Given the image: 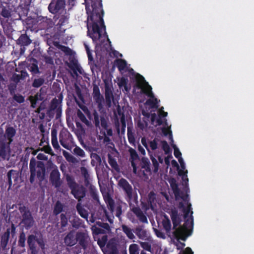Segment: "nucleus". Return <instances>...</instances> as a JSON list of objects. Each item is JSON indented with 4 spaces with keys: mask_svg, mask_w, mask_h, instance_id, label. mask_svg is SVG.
<instances>
[{
    "mask_svg": "<svg viewBox=\"0 0 254 254\" xmlns=\"http://www.w3.org/2000/svg\"><path fill=\"white\" fill-rule=\"evenodd\" d=\"M45 82V79L43 78L35 79L32 83L33 87L38 88L42 86Z\"/></svg>",
    "mask_w": 254,
    "mask_h": 254,
    "instance_id": "nucleus-51",
    "label": "nucleus"
},
{
    "mask_svg": "<svg viewBox=\"0 0 254 254\" xmlns=\"http://www.w3.org/2000/svg\"><path fill=\"white\" fill-rule=\"evenodd\" d=\"M27 244L31 254H38V250L37 249L36 243L38 244L41 250L45 252L46 247L45 240L42 237L38 238L34 234H30L27 237Z\"/></svg>",
    "mask_w": 254,
    "mask_h": 254,
    "instance_id": "nucleus-6",
    "label": "nucleus"
},
{
    "mask_svg": "<svg viewBox=\"0 0 254 254\" xmlns=\"http://www.w3.org/2000/svg\"><path fill=\"white\" fill-rule=\"evenodd\" d=\"M60 224L61 228L64 229L68 224V219L64 214H61L60 215Z\"/></svg>",
    "mask_w": 254,
    "mask_h": 254,
    "instance_id": "nucleus-50",
    "label": "nucleus"
},
{
    "mask_svg": "<svg viewBox=\"0 0 254 254\" xmlns=\"http://www.w3.org/2000/svg\"><path fill=\"white\" fill-rule=\"evenodd\" d=\"M105 201L108 207V210L110 211L111 214L115 212V215L119 218L121 219L122 214L123 213V206L120 203H115L114 200L111 197H108Z\"/></svg>",
    "mask_w": 254,
    "mask_h": 254,
    "instance_id": "nucleus-12",
    "label": "nucleus"
},
{
    "mask_svg": "<svg viewBox=\"0 0 254 254\" xmlns=\"http://www.w3.org/2000/svg\"><path fill=\"white\" fill-rule=\"evenodd\" d=\"M104 222L102 221V220L101 221H96V225L99 227L96 226H92V230L94 234L98 235L99 234H105L110 232V225L107 223H104Z\"/></svg>",
    "mask_w": 254,
    "mask_h": 254,
    "instance_id": "nucleus-14",
    "label": "nucleus"
},
{
    "mask_svg": "<svg viewBox=\"0 0 254 254\" xmlns=\"http://www.w3.org/2000/svg\"><path fill=\"white\" fill-rule=\"evenodd\" d=\"M77 115L78 118L80 120V121L84 123L86 125H88L89 122V121L86 119L85 116H84V114L82 113V112L80 110H78L77 112Z\"/></svg>",
    "mask_w": 254,
    "mask_h": 254,
    "instance_id": "nucleus-54",
    "label": "nucleus"
},
{
    "mask_svg": "<svg viewBox=\"0 0 254 254\" xmlns=\"http://www.w3.org/2000/svg\"><path fill=\"white\" fill-rule=\"evenodd\" d=\"M66 181L68 187L71 190L78 184L75 182V179L73 176L69 174H66L65 176Z\"/></svg>",
    "mask_w": 254,
    "mask_h": 254,
    "instance_id": "nucleus-38",
    "label": "nucleus"
},
{
    "mask_svg": "<svg viewBox=\"0 0 254 254\" xmlns=\"http://www.w3.org/2000/svg\"><path fill=\"white\" fill-rule=\"evenodd\" d=\"M79 64L78 63V62L75 59H72L70 61V63L68 65L69 67L71 68V70H73V71L74 70V69L79 65Z\"/></svg>",
    "mask_w": 254,
    "mask_h": 254,
    "instance_id": "nucleus-62",
    "label": "nucleus"
},
{
    "mask_svg": "<svg viewBox=\"0 0 254 254\" xmlns=\"http://www.w3.org/2000/svg\"><path fill=\"white\" fill-rule=\"evenodd\" d=\"M115 64L120 72L125 70L127 68V61L122 59H118L115 61Z\"/></svg>",
    "mask_w": 254,
    "mask_h": 254,
    "instance_id": "nucleus-35",
    "label": "nucleus"
},
{
    "mask_svg": "<svg viewBox=\"0 0 254 254\" xmlns=\"http://www.w3.org/2000/svg\"><path fill=\"white\" fill-rule=\"evenodd\" d=\"M121 228H122L123 232L129 239L133 240L135 238L134 234H133V230L124 224L121 226Z\"/></svg>",
    "mask_w": 254,
    "mask_h": 254,
    "instance_id": "nucleus-32",
    "label": "nucleus"
},
{
    "mask_svg": "<svg viewBox=\"0 0 254 254\" xmlns=\"http://www.w3.org/2000/svg\"><path fill=\"white\" fill-rule=\"evenodd\" d=\"M73 153L81 157H85V151L78 146H76L73 150Z\"/></svg>",
    "mask_w": 254,
    "mask_h": 254,
    "instance_id": "nucleus-55",
    "label": "nucleus"
},
{
    "mask_svg": "<svg viewBox=\"0 0 254 254\" xmlns=\"http://www.w3.org/2000/svg\"><path fill=\"white\" fill-rule=\"evenodd\" d=\"M108 163L113 169L116 171L119 170V167L116 160L112 158L110 155L108 156Z\"/></svg>",
    "mask_w": 254,
    "mask_h": 254,
    "instance_id": "nucleus-44",
    "label": "nucleus"
},
{
    "mask_svg": "<svg viewBox=\"0 0 254 254\" xmlns=\"http://www.w3.org/2000/svg\"><path fill=\"white\" fill-rule=\"evenodd\" d=\"M91 158L92 159L91 163L93 166H97L101 163V158L97 153L92 154Z\"/></svg>",
    "mask_w": 254,
    "mask_h": 254,
    "instance_id": "nucleus-41",
    "label": "nucleus"
},
{
    "mask_svg": "<svg viewBox=\"0 0 254 254\" xmlns=\"http://www.w3.org/2000/svg\"><path fill=\"white\" fill-rule=\"evenodd\" d=\"M16 134V130L15 128L11 126H7L5 129L4 136L8 140V142L11 143L13 141V138Z\"/></svg>",
    "mask_w": 254,
    "mask_h": 254,
    "instance_id": "nucleus-23",
    "label": "nucleus"
},
{
    "mask_svg": "<svg viewBox=\"0 0 254 254\" xmlns=\"http://www.w3.org/2000/svg\"><path fill=\"white\" fill-rule=\"evenodd\" d=\"M64 242L68 246H72L76 243V237L73 232H69L64 238Z\"/></svg>",
    "mask_w": 254,
    "mask_h": 254,
    "instance_id": "nucleus-26",
    "label": "nucleus"
},
{
    "mask_svg": "<svg viewBox=\"0 0 254 254\" xmlns=\"http://www.w3.org/2000/svg\"><path fill=\"white\" fill-rule=\"evenodd\" d=\"M32 42L31 40L29 38L26 34H22L20 37L16 41V43L21 46H28Z\"/></svg>",
    "mask_w": 254,
    "mask_h": 254,
    "instance_id": "nucleus-27",
    "label": "nucleus"
},
{
    "mask_svg": "<svg viewBox=\"0 0 254 254\" xmlns=\"http://www.w3.org/2000/svg\"><path fill=\"white\" fill-rule=\"evenodd\" d=\"M10 143L4 140L0 141V159L4 160L7 159V154L10 150Z\"/></svg>",
    "mask_w": 254,
    "mask_h": 254,
    "instance_id": "nucleus-18",
    "label": "nucleus"
},
{
    "mask_svg": "<svg viewBox=\"0 0 254 254\" xmlns=\"http://www.w3.org/2000/svg\"><path fill=\"white\" fill-rule=\"evenodd\" d=\"M129 151L130 155V161L131 165L133 167V172L134 174H136L137 171V167L135 161L139 159L138 155L135 150L132 148H130L129 149Z\"/></svg>",
    "mask_w": 254,
    "mask_h": 254,
    "instance_id": "nucleus-22",
    "label": "nucleus"
},
{
    "mask_svg": "<svg viewBox=\"0 0 254 254\" xmlns=\"http://www.w3.org/2000/svg\"><path fill=\"white\" fill-rule=\"evenodd\" d=\"M19 177V174L17 171L11 170L7 173V180H8V189H10L12 185V178L15 182L17 181Z\"/></svg>",
    "mask_w": 254,
    "mask_h": 254,
    "instance_id": "nucleus-24",
    "label": "nucleus"
},
{
    "mask_svg": "<svg viewBox=\"0 0 254 254\" xmlns=\"http://www.w3.org/2000/svg\"><path fill=\"white\" fill-rule=\"evenodd\" d=\"M9 239V232L8 231H6L1 236L0 240V248L2 249V250H4L6 249Z\"/></svg>",
    "mask_w": 254,
    "mask_h": 254,
    "instance_id": "nucleus-29",
    "label": "nucleus"
},
{
    "mask_svg": "<svg viewBox=\"0 0 254 254\" xmlns=\"http://www.w3.org/2000/svg\"><path fill=\"white\" fill-rule=\"evenodd\" d=\"M65 0H52L48 6L49 11L54 14H59L60 16H64Z\"/></svg>",
    "mask_w": 254,
    "mask_h": 254,
    "instance_id": "nucleus-10",
    "label": "nucleus"
},
{
    "mask_svg": "<svg viewBox=\"0 0 254 254\" xmlns=\"http://www.w3.org/2000/svg\"><path fill=\"white\" fill-rule=\"evenodd\" d=\"M0 15L1 16H11L9 6L7 3L0 4Z\"/></svg>",
    "mask_w": 254,
    "mask_h": 254,
    "instance_id": "nucleus-37",
    "label": "nucleus"
},
{
    "mask_svg": "<svg viewBox=\"0 0 254 254\" xmlns=\"http://www.w3.org/2000/svg\"><path fill=\"white\" fill-rule=\"evenodd\" d=\"M156 200V194L154 192L151 191L148 194V203L151 207L155 202Z\"/></svg>",
    "mask_w": 254,
    "mask_h": 254,
    "instance_id": "nucleus-48",
    "label": "nucleus"
},
{
    "mask_svg": "<svg viewBox=\"0 0 254 254\" xmlns=\"http://www.w3.org/2000/svg\"><path fill=\"white\" fill-rule=\"evenodd\" d=\"M172 147L174 148V156L177 158L178 159L182 157V153L179 149V148L176 146L175 144L172 145Z\"/></svg>",
    "mask_w": 254,
    "mask_h": 254,
    "instance_id": "nucleus-59",
    "label": "nucleus"
},
{
    "mask_svg": "<svg viewBox=\"0 0 254 254\" xmlns=\"http://www.w3.org/2000/svg\"><path fill=\"white\" fill-rule=\"evenodd\" d=\"M76 210L78 213L83 218L87 220L88 213L83 207L80 202L77 203L76 206Z\"/></svg>",
    "mask_w": 254,
    "mask_h": 254,
    "instance_id": "nucleus-36",
    "label": "nucleus"
},
{
    "mask_svg": "<svg viewBox=\"0 0 254 254\" xmlns=\"http://www.w3.org/2000/svg\"><path fill=\"white\" fill-rule=\"evenodd\" d=\"M39 99L38 95L37 94L34 96V97L31 96L30 97V100L31 104V107L33 108H35L36 107L37 101Z\"/></svg>",
    "mask_w": 254,
    "mask_h": 254,
    "instance_id": "nucleus-63",
    "label": "nucleus"
},
{
    "mask_svg": "<svg viewBox=\"0 0 254 254\" xmlns=\"http://www.w3.org/2000/svg\"><path fill=\"white\" fill-rule=\"evenodd\" d=\"M64 206L63 204L59 201H58L54 206V209L53 211L54 214L55 215H58L61 212H62L63 210Z\"/></svg>",
    "mask_w": 254,
    "mask_h": 254,
    "instance_id": "nucleus-43",
    "label": "nucleus"
},
{
    "mask_svg": "<svg viewBox=\"0 0 254 254\" xmlns=\"http://www.w3.org/2000/svg\"><path fill=\"white\" fill-rule=\"evenodd\" d=\"M151 161L152 162V164H153V166L154 167V171H153L154 172V173L158 172V171L159 170V164L158 161L156 159H155L154 157H151Z\"/></svg>",
    "mask_w": 254,
    "mask_h": 254,
    "instance_id": "nucleus-61",
    "label": "nucleus"
},
{
    "mask_svg": "<svg viewBox=\"0 0 254 254\" xmlns=\"http://www.w3.org/2000/svg\"><path fill=\"white\" fill-rule=\"evenodd\" d=\"M95 103L97 104V108L99 110H101L104 108V103H105V100L104 97L102 95L96 96L93 97Z\"/></svg>",
    "mask_w": 254,
    "mask_h": 254,
    "instance_id": "nucleus-39",
    "label": "nucleus"
},
{
    "mask_svg": "<svg viewBox=\"0 0 254 254\" xmlns=\"http://www.w3.org/2000/svg\"><path fill=\"white\" fill-rule=\"evenodd\" d=\"M40 20L45 22L47 28H52L54 26L60 30L62 26L68 22V17H53V18L48 17H37Z\"/></svg>",
    "mask_w": 254,
    "mask_h": 254,
    "instance_id": "nucleus-7",
    "label": "nucleus"
},
{
    "mask_svg": "<svg viewBox=\"0 0 254 254\" xmlns=\"http://www.w3.org/2000/svg\"><path fill=\"white\" fill-rule=\"evenodd\" d=\"M87 21H91L90 24H87V28L89 29V27L91 28L92 33L90 37L95 41L99 39L102 35V29L106 30V26L104 24L103 17H87ZM105 35L107 37L108 41L109 43L111 42L108 38V36L106 31Z\"/></svg>",
    "mask_w": 254,
    "mask_h": 254,
    "instance_id": "nucleus-3",
    "label": "nucleus"
},
{
    "mask_svg": "<svg viewBox=\"0 0 254 254\" xmlns=\"http://www.w3.org/2000/svg\"><path fill=\"white\" fill-rule=\"evenodd\" d=\"M15 12L18 16H27L29 8L26 5H19L15 8Z\"/></svg>",
    "mask_w": 254,
    "mask_h": 254,
    "instance_id": "nucleus-33",
    "label": "nucleus"
},
{
    "mask_svg": "<svg viewBox=\"0 0 254 254\" xmlns=\"http://www.w3.org/2000/svg\"><path fill=\"white\" fill-rule=\"evenodd\" d=\"M129 254H139V247L136 244H132L129 247Z\"/></svg>",
    "mask_w": 254,
    "mask_h": 254,
    "instance_id": "nucleus-53",
    "label": "nucleus"
},
{
    "mask_svg": "<svg viewBox=\"0 0 254 254\" xmlns=\"http://www.w3.org/2000/svg\"><path fill=\"white\" fill-rule=\"evenodd\" d=\"M136 85L137 88H140L142 92L149 97H153L152 92V87L148 84L144 77L139 73H137L135 76Z\"/></svg>",
    "mask_w": 254,
    "mask_h": 254,
    "instance_id": "nucleus-9",
    "label": "nucleus"
},
{
    "mask_svg": "<svg viewBox=\"0 0 254 254\" xmlns=\"http://www.w3.org/2000/svg\"><path fill=\"white\" fill-rule=\"evenodd\" d=\"M60 176V173L57 167L53 169L50 173V182L56 188H59L62 184V181L61 180Z\"/></svg>",
    "mask_w": 254,
    "mask_h": 254,
    "instance_id": "nucleus-15",
    "label": "nucleus"
},
{
    "mask_svg": "<svg viewBox=\"0 0 254 254\" xmlns=\"http://www.w3.org/2000/svg\"><path fill=\"white\" fill-rule=\"evenodd\" d=\"M161 144L162 145V149L163 150L166 154H170L171 153L172 150L167 142V141L164 140H161Z\"/></svg>",
    "mask_w": 254,
    "mask_h": 254,
    "instance_id": "nucleus-46",
    "label": "nucleus"
},
{
    "mask_svg": "<svg viewBox=\"0 0 254 254\" xmlns=\"http://www.w3.org/2000/svg\"><path fill=\"white\" fill-rule=\"evenodd\" d=\"M118 241L114 238L109 240L107 244V249L109 254H119Z\"/></svg>",
    "mask_w": 254,
    "mask_h": 254,
    "instance_id": "nucleus-21",
    "label": "nucleus"
},
{
    "mask_svg": "<svg viewBox=\"0 0 254 254\" xmlns=\"http://www.w3.org/2000/svg\"><path fill=\"white\" fill-rule=\"evenodd\" d=\"M108 241V238L107 236H104L101 239H99L97 241V244L101 248L104 247L107 244Z\"/></svg>",
    "mask_w": 254,
    "mask_h": 254,
    "instance_id": "nucleus-58",
    "label": "nucleus"
},
{
    "mask_svg": "<svg viewBox=\"0 0 254 254\" xmlns=\"http://www.w3.org/2000/svg\"><path fill=\"white\" fill-rule=\"evenodd\" d=\"M25 241H26V234L23 231L20 232L19 240L18 241V245L20 247H25Z\"/></svg>",
    "mask_w": 254,
    "mask_h": 254,
    "instance_id": "nucleus-42",
    "label": "nucleus"
},
{
    "mask_svg": "<svg viewBox=\"0 0 254 254\" xmlns=\"http://www.w3.org/2000/svg\"><path fill=\"white\" fill-rule=\"evenodd\" d=\"M18 209L21 215V224L26 229L29 230L33 227L34 220L28 207L22 204H19Z\"/></svg>",
    "mask_w": 254,
    "mask_h": 254,
    "instance_id": "nucleus-5",
    "label": "nucleus"
},
{
    "mask_svg": "<svg viewBox=\"0 0 254 254\" xmlns=\"http://www.w3.org/2000/svg\"><path fill=\"white\" fill-rule=\"evenodd\" d=\"M28 69L33 75H35L40 73L37 64H30L28 67Z\"/></svg>",
    "mask_w": 254,
    "mask_h": 254,
    "instance_id": "nucleus-49",
    "label": "nucleus"
},
{
    "mask_svg": "<svg viewBox=\"0 0 254 254\" xmlns=\"http://www.w3.org/2000/svg\"><path fill=\"white\" fill-rule=\"evenodd\" d=\"M141 165V167L144 168L147 172H149L150 171V162L147 158H142Z\"/></svg>",
    "mask_w": 254,
    "mask_h": 254,
    "instance_id": "nucleus-47",
    "label": "nucleus"
},
{
    "mask_svg": "<svg viewBox=\"0 0 254 254\" xmlns=\"http://www.w3.org/2000/svg\"><path fill=\"white\" fill-rule=\"evenodd\" d=\"M16 226L13 223L11 224L10 228L6 229V231L9 232V237H10V234H11V237L13 238L15 236L16 234Z\"/></svg>",
    "mask_w": 254,
    "mask_h": 254,
    "instance_id": "nucleus-60",
    "label": "nucleus"
},
{
    "mask_svg": "<svg viewBox=\"0 0 254 254\" xmlns=\"http://www.w3.org/2000/svg\"><path fill=\"white\" fill-rule=\"evenodd\" d=\"M59 101L56 98H55L52 100L49 108H51V110L55 111L57 110V109L59 107Z\"/></svg>",
    "mask_w": 254,
    "mask_h": 254,
    "instance_id": "nucleus-56",
    "label": "nucleus"
},
{
    "mask_svg": "<svg viewBox=\"0 0 254 254\" xmlns=\"http://www.w3.org/2000/svg\"><path fill=\"white\" fill-rule=\"evenodd\" d=\"M95 214L97 219L102 221H108L111 224L113 223L114 217L112 214H109L105 206H99L97 211H96Z\"/></svg>",
    "mask_w": 254,
    "mask_h": 254,
    "instance_id": "nucleus-13",
    "label": "nucleus"
},
{
    "mask_svg": "<svg viewBox=\"0 0 254 254\" xmlns=\"http://www.w3.org/2000/svg\"><path fill=\"white\" fill-rule=\"evenodd\" d=\"M91 1V7L87 4L85 5L86 13L88 16H103L104 12L103 10L101 0H90ZM86 2V0H85Z\"/></svg>",
    "mask_w": 254,
    "mask_h": 254,
    "instance_id": "nucleus-8",
    "label": "nucleus"
},
{
    "mask_svg": "<svg viewBox=\"0 0 254 254\" xmlns=\"http://www.w3.org/2000/svg\"><path fill=\"white\" fill-rule=\"evenodd\" d=\"M89 192L91 197L95 200L98 201L99 197L98 195V191L96 188L93 186H91L89 188Z\"/></svg>",
    "mask_w": 254,
    "mask_h": 254,
    "instance_id": "nucleus-45",
    "label": "nucleus"
},
{
    "mask_svg": "<svg viewBox=\"0 0 254 254\" xmlns=\"http://www.w3.org/2000/svg\"><path fill=\"white\" fill-rule=\"evenodd\" d=\"M134 232L139 239L144 240L147 238V231L143 229V226L136 227L134 230Z\"/></svg>",
    "mask_w": 254,
    "mask_h": 254,
    "instance_id": "nucleus-25",
    "label": "nucleus"
},
{
    "mask_svg": "<svg viewBox=\"0 0 254 254\" xmlns=\"http://www.w3.org/2000/svg\"><path fill=\"white\" fill-rule=\"evenodd\" d=\"M119 186L125 192V199L128 203L131 211L142 223L148 224L147 216L138 207V196L135 191H133L132 186L124 178H121L119 182Z\"/></svg>",
    "mask_w": 254,
    "mask_h": 254,
    "instance_id": "nucleus-1",
    "label": "nucleus"
},
{
    "mask_svg": "<svg viewBox=\"0 0 254 254\" xmlns=\"http://www.w3.org/2000/svg\"><path fill=\"white\" fill-rule=\"evenodd\" d=\"M170 184L172 189L173 192H174L176 200L179 199V197L180 196V193H183V192L180 190L178 185L176 183V180L174 179L172 180Z\"/></svg>",
    "mask_w": 254,
    "mask_h": 254,
    "instance_id": "nucleus-30",
    "label": "nucleus"
},
{
    "mask_svg": "<svg viewBox=\"0 0 254 254\" xmlns=\"http://www.w3.org/2000/svg\"><path fill=\"white\" fill-rule=\"evenodd\" d=\"M162 225L167 233H169L171 231L172 227L171 220L168 216L165 214L163 215Z\"/></svg>",
    "mask_w": 254,
    "mask_h": 254,
    "instance_id": "nucleus-28",
    "label": "nucleus"
},
{
    "mask_svg": "<svg viewBox=\"0 0 254 254\" xmlns=\"http://www.w3.org/2000/svg\"><path fill=\"white\" fill-rule=\"evenodd\" d=\"M105 103L107 108H110L112 105V100L114 99V96L111 87L107 83L105 86Z\"/></svg>",
    "mask_w": 254,
    "mask_h": 254,
    "instance_id": "nucleus-20",
    "label": "nucleus"
},
{
    "mask_svg": "<svg viewBox=\"0 0 254 254\" xmlns=\"http://www.w3.org/2000/svg\"><path fill=\"white\" fill-rule=\"evenodd\" d=\"M12 17H0V20L2 27L4 28L5 27H8L10 25V22H8L10 18V20H12Z\"/></svg>",
    "mask_w": 254,
    "mask_h": 254,
    "instance_id": "nucleus-52",
    "label": "nucleus"
},
{
    "mask_svg": "<svg viewBox=\"0 0 254 254\" xmlns=\"http://www.w3.org/2000/svg\"><path fill=\"white\" fill-rule=\"evenodd\" d=\"M29 168L30 183H34L36 176L40 182H43L45 179L46 173L45 163L42 161L36 162L34 158H32L30 162Z\"/></svg>",
    "mask_w": 254,
    "mask_h": 254,
    "instance_id": "nucleus-4",
    "label": "nucleus"
},
{
    "mask_svg": "<svg viewBox=\"0 0 254 254\" xmlns=\"http://www.w3.org/2000/svg\"><path fill=\"white\" fill-rule=\"evenodd\" d=\"M80 171L81 173V175L85 179H87L89 177V175L88 174V172L86 168L84 166H82L80 168Z\"/></svg>",
    "mask_w": 254,
    "mask_h": 254,
    "instance_id": "nucleus-64",
    "label": "nucleus"
},
{
    "mask_svg": "<svg viewBox=\"0 0 254 254\" xmlns=\"http://www.w3.org/2000/svg\"><path fill=\"white\" fill-rule=\"evenodd\" d=\"M178 207L181 209L184 213L185 223L183 226H180L173 232L177 238L181 239V240L185 241L187 238L191 235L193 226V212L191 211V204H188L186 207L183 202H180Z\"/></svg>",
    "mask_w": 254,
    "mask_h": 254,
    "instance_id": "nucleus-2",
    "label": "nucleus"
},
{
    "mask_svg": "<svg viewBox=\"0 0 254 254\" xmlns=\"http://www.w3.org/2000/svg\"><path fill=\"white\" fill-rule=\"evenodd\" d=\"M151 98L148 99L146 102V104L149 106L151 108H158V101L156 98L150 97Z\"/></svg>",
    "mask_w": 254,
    "mask_h": 254,
    "instance_id": "nucleus-40",
    "label": "nucleus"
},
{
    "mask_svg": "<svg viewBox=\"0 0 254 254\" xmlns=\"http://www.w3.org/2000/svg\"><path fill=\"white\" fill-rule=\"evenodd\" d=\"M51 142L53 147L55 149L59 150L60 148L57 138V130L56 129H52Z\"/></svg>",
    "mask_w": 254,
    "mask_h": 254,
    "instance_id": "nucleus-31",
    "label": "nucleus"
},
{
    "mask_svg": "<svg viewBox=\"0 0 254 254\" xmlns=\"http://www.w3.org/2000/svg\"><path fill=\"white\" fill-rule=\"evenodd\" d=\"M94 117V123L96 127H99L100 125L104 129H107L108 127V123L107 120L103 115L99 117V114L96 110H94L93 113Z\"/></svg>",
    "mask_w": 254,
    "mask_h": 254,
    "instance_id": "nucleus-17",
    "label": "nucleus"
},
{
    "mask_svg": "<svg viewBox=\"0 0 254 254\" xmlns=\"http://www.w3.org/2000/svg\"><path fill=\"white\" fill-rule=\"evenodd\" d=\"M76 243L82 246L83 249H86V242L85 241V233L83 232H78L76 235Z\"/></svg>",
    "mask_w": 254,
    "mask_h": 254,
    "instance_id": "nucleus-34",
    "label": "nucleus"
},
{
    "mask_svg": "<svg viewBox=\"0 0 254 254\" xmlns=\"http://www.w3.org/2000/svg\"><path fill=\"white\" fill-rule=\"evenodd\" d=\"M72 135L67 129H63L59 133V142L64 148L69 149L72 142Z\"/></svg>",
    "mask_w": 254,
    "mask_h": 254,
    "instance_id": "nucleus-11",
    "label": "nucleus"
},
{
    "mask_svg": "<svg viewBox=\"0 0 254 254\" xmlns=\"http://www.w3.org/2000/svg\"><path fill=\"white\" fill-rule=\"evenodd\" d=\"M170 215L173 222V229L175 230L182 222V215L179 214L178 211L174 208L171 210Z\"/></svg>",
    "mask_w": 254,
    "mask_h": 254,
    "instance_id": "nucleus-19",
    "label": "nucleus"
},
{
    "mask_svg": "<svg viewBox=\"0 0 254 254\" xmlns=\"http://www.w3.org/2000/svg\"><path fill=\"white\" fill-rule=\"evenodd\" d=\"M86 189L82 185H78L70 190L74 197L79 202L84 198L86 194Z\"/></svg>",
    "mask_w": 254,
    "mask_h": 254,
    "instance_id": "nucleus-16",
    "label": "nucleus"
},
{
    "mask_svg": "<svg viewBox=\"0 0 254 254\" xmlns=\"http://www.w3.org/2000/svg\"><path fill=\"white\" fill-rule=\"evenodd\" d=\"M174 235V238L177 240V242L175 243V245L177 246V249L178 250H182L185 247V243L183 242H181L180 241V239L177 238L175 234H173Z\"/></svg>",
    "mask_w": 254,
    "mask_h": 254,
    "instance_id": "nucleus-57",
    "label": "nucleus"
}]
</instances>
